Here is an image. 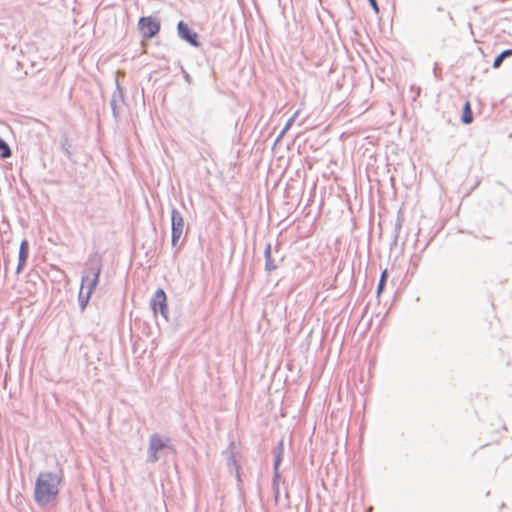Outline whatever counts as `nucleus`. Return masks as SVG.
Listing matches in <instances>:
<instances>
[{
	"mask_svg": "<svg viewBox=\"0 0 512 512\" xmlns=\"http://www.w3.org/2000/svg\"><path fill=\"white\" fill-rule=\"evenodd\" d=\"M300 111H296L291 118H289V120L287 121V123L285 124L284 128L282 129V131L280 132V134L278 135L277 137V141H280L281 138H283V136L289 131V129L292 127L293 123L295 122L296 118L298 117Z\"/></svg>",
	"mask_w": 512,
	"mask_h": 512,
	"instance_id": "nucleus-10",
	"label": "nucleus"
},
{
	"mask_svg": "<svg viewBox=\"0 0 512 512\" xmlns=\"http://www.w3.org/2000/svg\"><path fill=\"white\" fill-rule=\"evenodd\" d=\"M168 438H162L159 434H152L149 438L148 458L150 463H156L159 460V453L168 447Z\"/></svg>",
	"mask_w": 512,
	"mask_h": 512,
	"instance_id": "nucleus-3",
	"label": "nucleus"
},
{
	"mask_svg": "<svg viewBox=\"0 0 512 512\" xmlns=\"http://www.w3.org/2000/svg\"><path fill=\"white\" fill-rule=\"evenodd\" d=\"M462 121L465 124H470L473 121V114L469 102H466L464 105Z\"/></svg>",
	"mask_w": 512,
	"mask_h": 512,
	"instance_id": "nucleus-11",
	"label": "nucleus"
},
{
	"mask_svg": "<svg viewBox=\"0 0 512 512\" xmlns=\"http://www.w3.org/2000/svg\"><path fill=\"white\" fill-rule=\"evenodd\" d=\"M138 28L143 38L150 39L159 33L160 22L158 19L151 16L141 17Z\"/></svg>",
	"mask_w": 512,
	"mask_h": 512,
	"instance_id": "nucleus-4",
	"label": "nucleus"
},
{
	"mask_svg": "<svg viewBox=\"0 0 512 512\" xmlns=\"http://www.w3.org/2000/svg\"><path fill=\"white\" fill-rule=\"evenodd\" d=\"M282 452H283V443L280 442L279 446H278V451L275 456V461H274V476H275V478L279 477L278 469H279V465L282 461Z\"/></svg>",
	"mask_w": 512,
	"mask_h": 512,
	"instance_id": "nucleus-9",
	"label": "nucleus"
},
{
	"mask_svg": "<svg viewBox=\"0 0 512 512\" xmlns=\"http://www.w3.org/2000/svg\"><path fill=\"white\" fill-rule=\"evenodd\" d=\"M102 271V258L98 254L89 257L86 269L83 272L81 288L79 291V304L84 309L90 300V297L98 285L99 277Z\"/></svg>",
	"mask_w": 512,
	"mask_h": 512,
	"instance_id": "nucleus-2",
	"label": "nucleus"
},
{
	"mask_svg": "<svg viewBox=\"0 0 512 512\" xmlns=\"http://www.w3.org/2000/svg\"><path fill=\"white\" fill-rule=\"evenodd\" d=\"M509 56H512L511 49L505 50L502 53H500L493 62V68H499L502 65L503 61Z\"/></svg>",
	"mask_w": 512,
	"mask_h": 512,
	"instance_id": "nucleus-12",
	"label": "nucleus"
},
{
	"mask_svg": "<svg viewBox=\"0 0 512 512\" xmlns=\"http://www.w3.org/2000/svg\"><path fill=\"white\" fill-rule=\"evenodd\" d=\"M151 306L155 313L160 312L165 319L168 318L167 297L163 289H158L155 292L151 300Z\"/></svg>",
	"mask_w": 512,
	"mask_h": 512,
	"instance_id": "nucleus-6",
	"label": "nucleus"
},
{
	"mask_svg": "<svg viewBox=\"0 0 512 512\" xmlns=\"http://www.w3.org/2000/svg\"><path fill=\"white\" fill-rule=\"evenodd\" d=\"M177 30L179 36L187 41L192 46L198 47L200 44L198 42V35L193 32L186 23L180 21L177 25Z\"/></svg>",
	"mask_w": 512,
	"mask_h": 512,
	"instance_id": "nucleus-7",
	"label": "nucleus"
},
{
	"mask_svg": "<svg viewBox=\"0 0 512 512\" xmlns=\"http://www.w3.org/2000/svg\"><path fill=\"white\" fill-rule=\"evenodd\" d=\"M265 259H266V269L271 271L276 269V265H274L271 259V247L268 245L265 249Z\"/></svg>",
	"mask_w": 512,
	"mask_h": 512,
	"instance_id": "nucleus-14",
	"label": "nucleus"
},
{
	"mask_svg": "<svg viewBox=\"0 0 512 512\" xmlns=\"http://www.w3.org/2000/svg\"><path fill=\"white\" fill-rule=\"evenodd\" d=\"M0 152L2 158H9L12 155L9 145L0 137Z\"/></svg>",
	"mask_w": 512,
	"mask_h": 512,
	"instance_id": "nucleus-13",
	"label": "nucleus"
},
{
	"mask_svg": "<svg viewBox=\"0 0 512 512\" xmlns=\"http://www.w3.org/2000/svg\"><path fill=\"white\" fill-rule=\"evenodd\" d=\"M369 3L372 6V8L375 10V12H379V8H378L376 0H369Z\"/></svg>",
	"mask_w": 512,
	"mask_h": 512,
	"instance_id": "nucleus-16",
	"label": "nucleus"
},
{
	"mask_svg": "<svg viewBox=\"0 0 512 512\" xmlns=\"http://www.w3.org/2000/svg\"><path fill=\"white\" fill-rule=\"evenodd\" d=\"M387 277H388L387 270H384L381 274V277H380V280L378 283V288H377L378 294H380L382 292V290L384 289Z\"/></svg>",
	"mask_w": 512,
	"mask_h": 512,
	"instance_id": "nucleus-15",
	"label": "nucleus"
},
{
	"mask_svg": "<svg viewBox=\"0 0 512 512\" xmlns=\"http://www.w3.org/2000/svg\"><path fill=\"white\" fill-rule=\"evenodd\" d=\"M29 256V243L26 239L22 240L19 249V260L17 266V273H20Z\"/></svg>",
	"mask_w": 512,
	"mask_h": 512,
	"instance_id": "nucleus-8",
	"label": "nucleus"
},
{
	"mask_svg": "<svg viewBox=\"0 0 512 512\" xmlns=\"http://www.w3.org/2000/svg\"><path fill=\"white\" fill-rule=\"evenodd\" d=\"M63 480L62 471L49 472L44 471L39 474L35 482L34 499L41 505L45 506L53 502L59 493V487Z\"/></svg>",
	"mask_w": 512,
	"mask_h": 512,
	"instance_id": "nucleus-1",
	"label": "nucleus"
},
{
	"mask_svg": "<svg viewBox=\"0 0 512 512\" xmlns=\"http://www.w3.org/2000/svg\"><path fill=\"white\" fill-rule=\"evenodd\" d=\"M171 226H172V246L176 247L179 240L183 236L185 222L182 214L177 210L173 209L171 212Z\"/></svg>",
	"mask_w": 512,
	"mask_h": 512,
	"instance_id": "nucleus-5",
	"label": "nucleus"
}]
</instances>
